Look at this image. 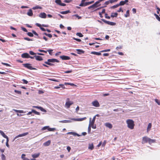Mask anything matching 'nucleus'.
<instances>
[{"instance_id": "1", "label": "nucleus", "mask_w": 160, "mask_h": 160, "mask_svg": "<svg viewBox=\"0 0 160 160\" xmlns=\"http://www.w3.org/2000/svg\"><path fill=\"white\" fill-rule=\"evenodd\" d=\"M126 122L128 128L131 129H133L134 128L135 124L132 120L128 119L127 120Z\"/></svg>"}, {"instance_id": "2", "label": "nucleus", "mask_w": 160, "mask_h": 160, "mask_svg": "<svg viewBox=\"0 0 160 160\" xmlns=\"http://www.w3.org/2000/svg\"><path fill=\"white\" fill-rule=\"evenodd\" d=\"M59 61L58 60L56 59H48L47 60V61H46L45 62V63L46 64L50 66H53L54 65L52 63L50 62L54 63L55 62H59Z\"/></svg>"}, {"instance_id": "3", "label": "nucleus", "mask_w": 160, "mask_h": 160, "mask_svg": "<svg viewBox=\"0 0 160 160\" xmlns=\"http://www.w3.org/2000/svg\"><path fill=\"white\" fill-rule=\"evenodd\" d=\"M86 0H82L81 3L79 5V6L81 7L86 6L93 3L94 2V1H92L90 2H84Z\"/></svg>"}, {"instance_id": "4", "label": "nucleus", "mask_w": 160, "mask_h": 160, "mask_svg": "<svg viewBox=\"0 0 160 160\" xmlns=\"http://www.w3.org/2000/svg\"><path fill=\"white\" fill-rule=\"evenodd\" d=\"M95 120V116H94L92 120L91 121V118H90V122L89 125H90L92 128L93 129H96V127L95 125H94V123Z\"/></svg>"}, {"instance_id": "5", "label": "nucleus", "mask_w": 160, "mask_h": 160, "mask_svg": "<svg viewBox=\"0 0 160 160\" xmlns=\"http://www.w3.org/2000/svg\"><path fill=\"white\" fill-rule=\"evenodd\" d=\"M66 100L67 101L65 103V105L66 107L68 108H70L71 105L73 103V102L72 101H70L69 98H67Z\"/></svg>"}, {"instance_id": "6", "label": "nucleus", "mask_w": 160, "mask_h": 160, "mask_svg": "<svg viewBox=\"0 0 160 160\" xmlns=\"http://www.w3.org/2000/svg\"><path fill=\"white\" fill-rule=\"evenodd\" d=\"M23 66L25 68L30 69V70H36V69L35 68H32L31 64L29 63L23 64Z\"/></svg>"}, {"instance_id": "7", "label": "nucleus", "mask_w": 160, "mask_h": 160, "mask_svg": "<svg viewBox=\"0 0 160 160\" xmlns=\"http://www.w3.org/2000/svg\"><path fill=\"white\" fill-rule=\"evenodd\" d=\"M102 21L104 23L111 26H114L116 24V23L115 22L108 21L104 19H102Z\"/></svg>"}, {"instance_id": "8", "label": "nucleus", "mask_w": 160, "mask_h": 160, "mask_svg": "<svg viewBox=\"0 0 160 160\" xmlns=\"http://www.w3.org/2000/svg\"><path fill=\"white\" fill-rule=\"evenodd\" d=\"M92 104L93 106L96 107H98L100 106L99 102L97 100H95L92 102Z\"/></svg>"}, {"instance_id": "9", "label": "nucleus", "mask_w": 160, "mask_h": 160, "mask_svg": "<svg viewBox=\"0 0 160 160\" xmlns=\"http://www.w3.org/2000/svg\"><path fill=\"white\" fill-rule=\"evenodd\" d=\"M55 2L57 4L61 6H65L66 5V4L62 3L61 0H55Z\"/></svg>"}, {"instance_id": "10", "label": "nucleus", "mask_w": 160, "mask_h": 160, "mask_svg": "<svg viewBox=\"0 0 160 160\" xmlns=\"http://www.w3.org/2000/svg\"><path fill=\"white\" fill-rule=\"evenodd\" d=\"M149 138L147 137L146 136L142 138V143H146L148 142Z\"/></svg>"}, {"instance_id": "11", "label": "nucleus", "mask_w": 160, "mask_h": 160, "mask_svg": "<svg viewBox=\"0 0 160 160\" xmlns=\"http://www.w3.org/2000/svg\"><path fill=\"white\" fill-rule=\"evenodd\" d=\"M60 58L62 60H69L70 59V57L64 55L61 56L60 57Z\"/></svg>"}, {"instance_id": "12", "label": "nucleus", "mask_w": 160, "mask_h": 160, "mask_svg": "<svg viewBox=\"0 0 160 160\" xmlns=\"http://www.w3.org/2000/svg\"><path fill=\"white\" fill-rule=\"evenodd\" d=\"M28 134V132H26L22 134H19V135H17V136H16L15 138L14 139H16V138H17L19 137H23V136H26Z\"/></svg>"}, {"instance_id": "13", "label": "nucleus", "mask_w": 160, "mask_h": 160, "mask_svg": "<svg viewBox=\"0 0 160 160\" xmlns=\"http://www.w3.org/2000/svg\"><path fill=\"white\" fill-rule=\"evenodd\" d=\"M104 125L107 128L109 129H111L112 128V125L109 122H106L104 124Z\"/></svg>"}, {"instance_id": "14", "label": "nucleus", "mask_w": 160, "mask_h": 160, "mask_svg": "<svg viewBox=\"0 0 160 160\" xmlns=\"http://www.w3.org/2000/svg\"><path fill=\"white\" fill-rule=\"evenodd\" d=\"M46 14L45 12H41L40 13L39 16L42 18H46Z\"/></svg>"}, {"instance_id": "15", "label": "nucleus", "mask_w": 160, "mask_h": 160, "mask_svg": "<svg viewBox=\"0 0 160 160\" xmlns=\"http://www.w3.org/2000/svg\"><path fill=\"white\" fill-rule=\"evenodd\" d=\"M33 108H38V109L40 110L42 112H46V111L45 109H44L42 107H39V106H33Z\"/></svg>"}, {"instance_id": "16", "label": "nucleus", "mask_w": 160, "mask_h": 160, "mask_svg": "<svg viewBox=\"0 0 160 160\" xmlns=\"http://www.w3.org/2000/svg\"><path fill=\"white\" fill-rule=\"evenodd\" d=\"M29 55L28 53H25L22 54L21 57L23 58H29Z\"/></svg>"}, {"instance_id": "17", "label": "nucleus", "mask_w": 160, "mask_h": 160, "mask_svg": "<svg viewBox=\"0 0 160 160\" xmlns=\"http://www.w3.org/2000/svg\"><path fill=\"white\" fill-rule=\"evenodd\" d=\"M128 2V0H125L124 1H121L119 3V6L123 5Z\"/></svg>"}, {"instance_id": "18", "label": "nucleus", "mask_w": 160, "mask_h": 160, "mask_svg": "<svg viewBox=\"0 0 160 160\" xmlns=\"http://www.w3.org/2000/svg\"><path fill=\"white\" fill-rule=\"evenodd\" d=\"M36 25L37 27H39L40 29L41 30H42V31H46V29L41 27V26H42V25H41L40 24L37 23L36 24Z\"/></svg>"}, {"instance_id": "19", "label": "nucleus", "mask_w": 160, "mask_h": 160, "mask_svg": "<svg viewBox=\"0 0 160 160\" xmlns=\"http://www.w3.org/2000/svg\"><path fill=\"white\" fill-rule=\"evenodd\" d=\"M27 14L28 16H32L33 13L32 12V10L31 9H30L29 10L28 12H27Z\"/></svg>"}, {"instance_id": "20", "label": "nucleus", "mask_w": 160, "mask_h": 160, "mask_svg": "<svg viewBox=\"0 0 160 160\" xmlns=\"http://www.w3.org/2000/svg\"><path fill=\"white\" fill-rule=\"evenodd\" d=\"M40 154L39 153H35L32 154V156L33 158H38L40 155Z\"/></svg>"}, {"instance_id": "21", "label": "nucleus", "mask_w": 160, "mask_h": 160, "mask_svg": "<svg viewBox=\"0 0 160 160\" xmlns=\"http://www.w3.org/2000/svg\"><path fill=\"white\" fill-rule=\"evenodd\" d=\"M35 59L36 60L40 61L43 60L42 57L39 56H35Z\"/></svg>"}, {"instance_id": "22", "label": "nucleus", "mask_w": 160, "mask_h": 160, "mask_svg": "<svg viewBox=\"0 0 160 160\" xmlns=\"http://www.w3.org/2000/svg\"><path fill=\"white\" fill-rule=\"evenodd\" d=\"M0 133H1V135L5 138H6V139H7V138H8V137L5 134L3 131H0Z\"/></svg>"}, {"instance_id": "23", "label": "nucleus", "mask_w": 160, "mask_h": 160, "mask_svg": "<svg viewBox=\"0 0 160 160\" xmlns=\"http://www.w3.org/2000/svg\"><path fill=\"white\" fill-rule=\"evenodd\" d=\"M91 54L97 55H101V52H92L91 53Z\"/></svg>"}, {"instance_id": "24", "label": "nucleus", "mask_w": 160, "mask_h": 160, "mask_svg": "<svg viewBox=\"0 0 160 160\" xmlns=\"http://www.w3.org/2000/svg\"><path fill=\"white\" fill-rule=\"evenodd\" d=\"M76 50L78 51L77 53L79 54H81L84 53V51L81 49H77Z\"/></svg>"}, {"instance_id": "25", "label": "nucleus", "mask_w": 160, "mask_h": 160, "mask_svg": "<svg viewBox=\"0 0 160 160\" xmlns=\"http://www.w3.org/2000/svg\"><path fill=\"white\" fill-rule=\"evenodd\" d=\"M51 143V141L48 140V141L45 142L43 143V145L45 146H48Z\"/></svg>"}, {"instance_id": "26", "label": "nucleus", "mask_w": 160, "mask_h": 160, "mask_svg": "<svg viewBox=\"0 0 160 160\" xmlns=\"http://www.w3.org/2000/svg\"><path fill=\"white\" fill-rule=\"evenodd\" d=\"M118 15V13L117 12L112 13H111V17L112 18L117 17Z\"/></svg>"}, {"instance_id": "27", "label": "nucleus", "mask_w": 160, "mask_h": 160, "mask_svg": "<svg viewBox=\"0 0 160 160\" xmlns=\"http://www.w3.org/2000/svg\"><path fill=\"white\" fill-rule=\"evenodd\" d=\"M156 142V140L155 139H152L149 138L148 140V143L149 144H151L153 143H154Z\"/></svg>"}, {"instance_id": "28", "label": "nucleus", "mask_w": 160, "mask_h": 160, "mask_svg": "<svg viewBox=\"0 0 160 160\" xmlns=\"http://www.w3.org/2000/svg\"><path fill=\"white\" fill-rule=\"evenodd\" d=\"M88 149L92 150L94 148V146L93 143L89 144V145Z\"/></svg>"}, {"instance_id": "29", "label": "nucleus", "mask_w": 160, "mask_h": 160, "mask_svg": "<svg viewBox=\"0 0 160 160\" xmlns=\"http://www.w3.org/2000/svg\"><path fill=\"white\" fill-rule=\"evenodd\" d=\"M70 11L69 10L66 11H62L60 12V13L62 14H65L68 13L70 12Z\"/></svg>"}, {"instance_id": "30", "label": "nucleus", "mask_w": 160, "mask_h": 160, "mask_svg": "<svg viewBox=\"0 0 160 160\" xmlns=\"http://www.w3.org/2000/svg\"><path fill=\"white\" fill-rule=\"evenodd\" d=\"M71 121L70 120H64L59 121V122L63 123H69Z\"/></svg>"}, {"instance_id": "31", "label": "nucleus", "mask_w": 160, "mask_h": 160, "mask_svg": "<svg viewBox=\"0 0 160 160\" xmlns=\"http://www.w3.org/2000/svg\"><path fill=\"white\" fill-rule=\"evenodd\" d=\"M130 16V14H129V10H127L126 12V14L124 15V16L126 18H127L128 17H129Z\"/></svg>"}, {"instance_id": "32", "label": "nucleus", "mask_w": 160, "mask_h": 160, "mask_svg": "<svg viewBox=\"0 0 160 160\" xmlns=\"http://www.w3.org/2000/svg\"><path fill=\"white\" fill-rule=\"evenodd\" d=\"M152 127V124L151 123H150L148 124V128H147V131H149L151 128Z\"/></svg>"}, {"instance_id": "33", "label": "nucleus", "mask_w": 160, "mask_h": 160, "mask_svg": "<svg viewBox=\"0 0 160 160\" xmlns=\"http://www.w3.org/2000/svg\"><path fill=\"white\" fill-rule=\"evenodd\" d=\"M32 112L36 114H37L38 115H40V112L35 111V110H34V109L32 110Z\"/></svg>"}, {"instance_id": "34", "label": "nucleus", "mask_w": 160, "mask_h": 160, "mask_svg": "<svg viewBox=\"0 0 160 160\" xmlns=\"http://www.w3.org/2000/svg\"><path fill=\"white\" fill-rule=\"evenodd\" d=\"M32 9L33 10H35V9H42V7L40 6H36L34 7H33Z\"/></svg>"}, {"instance_id": "35", "label": "nucleus", "mask_w": 160, "mask_h": 160, "mask_svg": "<svg viewBox=\"0 0 160 160\" xmlns=\"http://www.w3.org/2000/svg\"><path fill=\"white\" fill-rule=\"evenodd\" d=\"M32 32L33 34H34L35 35L38 36V38H40L38 36V34L34 30H32Z\"/></svg>"}, {"instance_id": "36", "label": "nucleus", "mask_w": 160, "mask_h": 160, "mask_svg": "<svg viewBox=\"0 0 160 160\" xmlns=\"http://www.w3.org/2000/svg\"><path fill=\"white\" fill-rule=\"evenodd\" d=\"M154 15L155 16L156 18L159 22H160V18L159 16L156 13L154 14Z\"/></svg>"}, {"instance_id": "37", "label": "nucleus", "mask_w": 160, "mask_h": 160, "mask_svg": "<svg viewBox=\"0 0 160 160\" xmlns=\"http://www.w3.org/2000/svg\"><path fill=\"white\" fill-rule=\"evenodd\" d=\"M13 110L17 112H19L20 113H23V111L22 110H17L14 109H13Z\"/></svg>"}, {"instance_id": "38", "label": "nucleus", "mask_w": 160, "mask_h": 160, "mask_svg": "<svg viewBox=\"0 0 160 160\" xmlns=\"http://www.w3.org/2000/svg\"><path fill=\"white\" fill-rule=\"evenodd\" d=\"M119 6V4H116V5H113V6H112L111 7V8H112V9H114L118 7Z\"/></svg>"}, {"instance_id": "39", "label": "nucleus", "mask_w": 160, "mask_h": 160, "mask_svg": "<svg viewBox=\"0 0 160 160\" xmlns=\"http://www.w3.org/2000/svg\"><path fill=\"white\" fill-rule=\"evenodd\" d=\"M100 2H99V0H98V1L96 2L95 3L93 4V5H94V7H95L96 8L98 7V6H97L98 4ZM100 6V5L98 6Z\"/></svg>"}, {"instance_id": "40", "label": "nucleus", "mask_w": 160, "mask_h": 160, "mask_svg": "<svg viewBox=\"0 0 160 160\" xmlns=\"http://www.w3.org/2000/svg\"><path fill=\"white\" fill-rule=\"evenodd\" d=\"M1 158L2 160H6V156L3 154H1Z\"/></svg>"}, {"instance_id": "41", "label": "nucleus", "mask_w": 160, "mask_h": 160, "mask_svg": "<svg viewBox=\"0 0 160 160\" xmlns=\"http://www.w3.org/2000/svg\"><path fill=\"white\" fill-rule=\"evenodd\" d=\"M48 130L49 131H53L55 130V128H51L48 126Z\"/></svg>"}, {"instance_id": "42", "label": "nucleus", "mask_w": 160, "mask_h": 160, "mask_svg": "<svg viewBox=\"0 0 160 160\" xmlns=\"http://www.w3.org/2000/svg\"><path fill=\"white\" fill-rule=\"evenodd\" d=\"M76 35L80 37H83V35L80 32L77 33Z\"/></svg>"}, {"instance_id": "43", "label": "nucleus", "mask_w": 160, "mask_h": 160, "mask_svg": "<svg viewBox=\"0 0 160 160\" xmlns=\"http://www.w3.org/2000/svg\"><path fill=\"white\" fill-rule=\"evenodd\" d=\"M27 35L30 36V37H32L33 36V33L32 32H32H28V33H27Z\"/></svg>"}, {"instance_id": "44", "label": "nucleus", "mask_w": 160, "mask_h": 160, "mask_svg": "<svg viewBox=\"0 0 160 160\" xmlns=\"http://www.w3.org/2000/svg\"><path fill=\"white\" fill-rule=\"evenodd\" d=\"M91 126L90 125H89L88 128V133H90L91 132Z\"/></svg>"}, {"instance_id": "45", "label": "nucleus", "mask_w": 160, "mask_h": 160, "mask_svg": "<svg viewBox=\"0 0 160 160\" xmlns=\"http://www.w3.org/2000/svg\"><path fill=\"white\" fill-rule=\"evenodd\" d=\"M2 64H3V65H5L7 66H8V67H10L11 66V65L8 64V63H4V62H2Z\"/></svg>"}, {"instance_id": "46", "label": "nucleus", "mask_w": 160, "mask_h": 160, "mask_svg": "<svg viewBox=\"0 0 160 160\" xmlns=\"http://www.w3.org/2000/svg\"><path fill=\"white\" fill-rule=\"evenodd\" d=\"M155 102L158 105H160V101L157 99H155Z\"/></svg>"}, {"instance_id": "47", "label": "nucleus", "mask_w": 160, "mask_h": 160, "mask_svg": "<svg viewBox=\"0 0 160 160\" xmlns=\"http://www.w3.org/2000/svg\"><path fill=\"white\" fill-rule=\"evenodd\" d=\"M8 141H9V139L7 138V141H6V145L8 148H9V146L8 144Z\"/></svg>"}, {"instance_id": "48", "label": "nucleus", "mask_w": 160, "mask_h": 160, "mask_svg": "<svg viewBox=\"0 0 160 160\" xmlns=\"http://www.w3.org/2000/svg\"><path fill=\"white\" fill-rule=\"evenodd\" d=\"M14 92L16 93H18V94H21V92L20 91H18L16 90H14Z\"/></svg>"}, {"instance_id": "49", "label": "nucleus", "mask_w": 160, "mask_h": 160, "mask_svg": "<svg viewBox=\"0 0 160 160\" xmlns=\"http://www.w3.org/2000/svg\"><path fill=\"white\" fill-rule=\"evenodd\" d=\"M95 8H96L95 7H94L93 4L88 7V9H90L91 8H92L93 9H94Z\"/></svg>"}, {"instance_id": "50", "label": "nucleus", "mask_w": 160, "mask_h": 160, "mask_svg": "<svg viewBox=\"0 0 160 160\" xmlns=\"http://www.w3.org/2000/svg\"><path fill=\"white\" fill-rule=\"evenodd\" d=\"M72 38L74 40H76V41H77L78 42H80L81 41V40L80 39H79L75 38L74 37H73Z\"/></svg>"}, {"instance_id": "51", "label": "nucleus", "mask_w": 160, "mask_h": 160, "mask_svg": "<svg viewBox=\"0 0 160 160\" xmlns=\"http://www.w3.org/2000/svg\"><path fill=\"white\" fill-rule=\"evenodd\" d=\"M29 53L30 54H31V55H35L36 54V53L34 52L33 51H30L29 52Z\"/></svg>"}, {"instance_id": "52", "label": "nucleus", "mask_w": 160, "mask_h": 160, "mask_svg": "<svg viewBox=\"0 0 160 160\" xmlns=\"http://www.w3.org/2000/svg\"><path fill=\"white\" fill-rule=\"evenodd\" d=\"M23 81V83L25 84H27L28 83V81L26 80L23 79L22 80Z\"/></svg>"}, {"instance_id": "53", "label": "nucleus", "mask_w": 160, "mask_h": 160, "mask_svg": "<svg viewBox=\"0 0 160 160\" xmlns=\"http://www.w3.org/2000/svg\"><path fill=\"white\" fill-rule=\"evenodd\" d=\"M52 51H53V50L52 49H49V50H48V51H47V52L48 51L49 52V54L50 55H52Z\"/></svg>"}, {"instance_id": "54", "label": "nucleus", "mask_w": 160, "mask_h": 160, "mask_svg": "<svg viewBox=\"0 0 160 160\" xmlns=\"http://www.w3.org/2000/svg\"><path fill=\"white\" fill-rule=\"evenodd\" d=\"M110 51V49H106L104 50H102L100 52H109Z\"/></svg>"}, {"instance_id": "55", "label": "nucleus", "mask_w": 160, "mask_h": 160, "mask_svg": "<svg viewBox=\"0 0 160 160\" xmlns=\"http://www.w3.org/2000/svg\"><path fill=\"white\" fill-rule=\"evenodd\" d=\"M73 16L76 17L78 18V19H81V17L79 16L77 14H75Z\"/></svg>"}, {"instance_id": "56", "label": "nucleus", "mask_w": 160, "mask_h": 160, "mask_svg": "<svg viewBox=\"0 0 160 160\" xmlns=\"http://www.w3.org/2000/svg\"><path fill=\"white\" fill-rule=\"evenodd\" d=\"M24 39L28 41H30L32 40L31 39L28 38H24Z\"/></svg>"}, {"instance_id": "57", "label": "nucleus", "mask_w": 160, "mask_h": 160, "mask_svg": "<svg viewBox=\"0 0 160 160\" xmlns=\"http://www.w3.org/2000/svg\"><path fill=\"white\" fill-rule=\"evenodd\" d=\"M108 15L106 13L105 14V17L106 18L109 19L110 18V16H108Z\"/></svg>"}, {"instance_id": "58", "label": "nucleus", "mask_w": 160, "mask_h": 160, "mask_svg": "<svg viewBox=\"0 0 160 160\" xmlns=\"http://www.w3.org/2000/svg\"><path fill=\"white\" fill-rule=\"evenodd\" d=\"M48 126H45V127H43L42 128V130H46V129H48Z\"/></svg>"}, {"instance_id": "59", "label": "nucleus", "mask_w": 160, "mask_h": 160, "mask_svg": "<svg viewBox=\"0 0 160 160\" xmlns=\"http://www.w3.org/2000/svg\"><path fill=\"white\" fill-rule=\"evenodd\" d=\"M118 12H123V10L122 9V8L121 7L119 8V9L117 11Z\"/></svg>"}, {"instance_id": "60", "label": "nucleus", "mask_w": 160, "mask_h": 160, "mask_svg": "<svg viewBox=\"0 0 160 160\" xmlns=\"http://www.w3.org/2000/svg\"><path fill=\"white\" fill-rule=\"evenodd\" d=\"M22 29L25 32H28V31L27 30V29L24 28V27H22Z\"/></svg>"}, {"instance_id": "61", "label": "nucleus", "mask_w": 160, "mask_h": 160, "mask_svg": "<svg viewBox=\"0 0 160 160\" xmlns=\"http://www.w3.org/2000/svg\"><path fill=\"white\" fill-rule=\"evenodd\" d=\"M59 86L61 87V88H62L63 89H64L65 88V87L64 86V85L62 84H60L59 85Z\"/></svg>"}, {"instance_id": "62", "label": "nucleus", "mask_w": 160, "mask_h": 160, "mask_svg": "<svg viewBox=\"0 0 160 160\" xmlns=\"http://www.w3.org/2000/svg\"><path fill=\"white\" fill-rule=\"evenodd\" d=\"M86 117H84V118H79V119H78L79 120V121H81L85 120V119H86Z\"/></svg>"}, {"instance_id": "63", "label": "nucleus", "mask_w": 160, "mask_h": 160, "mask_svg": "<svg viewBox=\"0 0 160 160\" xmlns=\"http://www.w3.org/2000/svg\"><path fill=\"white\" fill-rule=\"evenodd\" d=\"M72 72V70H68V71H65L64 72L65 73H69Z\"/></svg>"}, {"instance_id": "64", "label": "nucleus", "mask_w": 160, "mask_h": 160, "mask_svg": "<svg viewBox=\"0 0 160 160\" xmlns=\"http://www.w3.org/2000/svg\"><path fill=\"white\" fill-rule=\"evenodd\" d=\"M122 48V47L121 46H120L117 47L116 48V49L117 50H118L119 49H121Z\"/></svg>"}]
</instances>
